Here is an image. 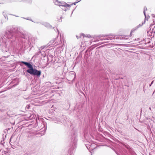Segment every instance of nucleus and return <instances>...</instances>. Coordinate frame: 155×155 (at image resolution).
<instances>
[{
    "label": "nucleus",
    "mask_w": 155,
    "mask_h": 155,
    "mask_svg": "<svg viewBox=\"0 0 155 155\" xmlns=\"http://www.w3.org/2000/svg\"><path fill=\"white\" fill-rule=\"evenodd\" d=\"M26 66L29 69L26 70V72L29 73L31 75H37L39 76L41 74V71H40L37 70L35 69H34L32 65L28 62L21 61L20 62Z\"/></svg>",
    "instance_id": "f257e3e1"
},
{
    "label": "nucleus",
    "mask_w": 155,
    "mask_h": 155,
    "mask_svg": "<svg viewBox=\"0 0 155 155\" xmlns=\"http://www.w3.org/2000/svg\"><path fill=\"white\" fill-rule=\"evenodd\" d=\"M14 35L13 33L11 31H6L4 36H2L0 38V44L1 43L2 44L3 43H5L6 47L9 48V46L8 45V42H6L7 39L8 38L9 39L12 38L14 37Z\"/></svg>",
    "instance_id": "f03ea898"
},
{
    "label": "nucleus",
    "mask_w": 155,
    "mask_h": 155,
    "mask_svg": "<svg viewBox=\"0 0 155 155\" xmlns=\"http://www.w3.org/2000/svg\"><path fill=\"white\" fill-rule=\"evenodd\" d=\"M60 38L59 39V41L58 40V41H56V39H54L53 40H52L50 42V44H49V45H53L54 46H56L57 45H60L62 43V41L61 39V34L60 33Z\"/></svg>",
    "instance_id": "7ed1b4c3"
},
{
    "label": "nucleus",
    "mask_w": 155,
    "mask_h": 155,
    "mask_svg": "<svg viewBox=\"0 0 155 155\" xmlns=\"http://www.w3.org/2000/svg\"><path fill=\"white\" fill-rule=\"evenodd\" d=\"M73 4H71V5H69V4H67V3H65V2H60L59 4V6L60 7H64V8H61V9H62L63 10L66 11L68 9V8H67L68 7H71V5H73Z\"/></svg>",
    "instance_id": "20e7f679"
},
{
    "label": "nucleus",
    "mask_w": 155,
    "mask_h": 155,
    "mask_svg": "<svg viewBox=\"0 0 155 155\" xmlns=\"http://www.w3.org/2000/svg\"><path fill=\"white\" fill-rule=\"evenodd\" d=\"M99 37L101 38L103 37L104 40L112 39L114 38L113 36L111 35H100L99 36Z\"/></svg>",
    "instance_id": "39448f33"
},
{
    "label": "nucleus",
    "mask_w": 155,
    "mask_h": 155,
    "mask_svg": "<svg viewBox=\"0 0 155 155\" xmlns=\"http://www.w3.org/2000/svg\"><path fill=\"white\" fill-rule=\"evenodd\" d=\"M43 25H44L45 26L48 28H50L51 27V25H50L49 23L46 22H44L43 24Z\"/></svg>",
    "instance_id": "423d86ee"
},
{
    "label": "nucleus",
    "mask_w": 155,
    "mask_h": 155,
    "mask_svg": "<svg viewBox=\"0 0 155 155\" xmlns=\"http://www.w3.org/2000/svg\"><path fill=\"white\" fill-rule=\"evenodd\" d=\"M147 8L146 7H144V10H143V13L144 15L145 16V19H146L147 18L146 15L145 13V11H147Z\"/></svg>",
    "instance_id": "0eeeda50"
},
{
    "label": "nucleus",
    "mask_w": 155,
    "mask_h": 155,
    "mask_svg": "<svg viewBox=\"0 0 155 155\" xmlns=\"http://www.w3.org/2000/svg\"><path fill=\"white\" fill-rule=\"evenodd\" d=\"M54 2L56 5H58L59 4V3L60 2H59L58 0H54Z\"/></svg>",
    "instance_id": "6e6552de"
},
{
    "label": "nucleus",
    "mask_w": 155,
    "mask_h": 155,
    "mask_svg": "<svg viewBox=\"0 0 155 155\" xmlns=\"http://www.w3.org/2000/svg\"><path fill=\"white\" fill-rule=\"evenodd\" d=\"M122 39H127L128 38V36H124L122 37Z\"/></svg>",
    "instance_id": "1a4fd4ad"
},
{
    "label": "nucleus",
    "mask_w": 155,
    "mask_h": 155,
    "mask_svg": "<svg viewBox=\"0 0 155 155\" xmlns=\"http://www.w3.org/2000/svg\"><path fill=\"white\" fill-rule=\"evenodd\" d=\"M46 46H41L40 48H39V49L40 50H42L43 49H44V48H45L46 47Z\"/></svg>",
    "instance_id": "9d476101"
},
{
    "label": "nucleus",
    "mask_w": 155,
    "mask_h": 155,
    "mask_svg": "<svg viewBox=\"0 0 155 155\" xmlns=\"http://www.w3.org/2000/svg\"><path fill=\"white\" fill-rule=\"evenodd\" d=\"M101 38H97L96 39V41H101L100 40V39Z\"/></svg>",
    "instance_id": "9b49d317"
},
{
    "label": "nucleus",
    "mask_w": 155,
    "mask_h": 155,
    "mask_svg": "<svg viewBox=\"0 0 155 155\" xmlns=\"http://www.w3.org/2000/svg\"><path fill=\"white\" fill-rule=\"evenodd\" d=\"M143 23H142L141 24H139V25L138 26H137L138 28L140 26H142L143 25Z\"/></svg>",
    "instance_id": "f8f14e48"
},
{
    "label": "nucleus",
    "mask_w": 155,
    "mask_h": 155,
    "mask_svg": "<svg viewBox=\"0 0 155 155\" xmlns=\"http://www.w3.org/2000/svg\"><path fill=\"white\" fill-rule=\"evenodd\" d=\"M153 81H152L151 83L150 84V85H149V87H150L151 85H152L153 84Z\"/></svg>",
    "instance_id": "ddd939ff"
},
{
    "label": "nucleus",
    "mask_w": 155,
    "mask_h": 155,
    "mask_svg": "<svg viewBox=\"0 0 155 155\" xmlns=\"http://www.w3.org/2000/svg\"><path fill=\"white\" fill-rule=\"evenodd\" d=\"M134 30H131V32H130V37H131V33H132V32H134Z\"/></svg>",
    "instance_id": "4468645a"
},
{
    "label": "nucleus",
    "mask_w": 155,
    "mask_h": 155,
    "mask_svg": "<svg viewBox=\"0 0 155 155\" xmlns=\"http://www.w3.org/2000/svg\"><path fill=\"white\" fill-rule=\"evenodd\" d=\"M78 1L76 2H75L73 4H74V5H75V4L78 3V2H80V1H81V0H77Z\"/></svg>",
    "instance_id": "2eb2a0df"
},
{
    "label": "nucleus",
    "mask_w": 155,
    "mask_h": 155,
    "mask_svg": "<svg viewBox=\"0 0 155 155\" xmlns=\"http://www.w3.org/2000/svg\"><path fill=\"white\" fill-rule=\"evenodd\" d=\"M104 40V39H103V38H101L100 39V40L101 41H103Z\"/></svg>",
    "instance_id": "dca6fc26"
},
{
    "label": "nucleus",
    "mask_w": 155,
    "mask_h": 155,
    "mask_svg": "<svg viewBox=\"0 0 155 155\" xmlns=\"http://www.w3.org/2000/svg\"><path fill=\"white\" fill-rule=\"evenodd\" d=\"M4 16L5 18H7V19H8V17L7 16H5V15H4Z\"/></svg>",
    "instance_id": "f3484780"
},
{
    "label": "nucleus",
    "mask_w": 155,
    "mask_h": 155,
    "mask_svg": "<svg viewBox=\"0 0 155 155\" xmlns=\"http://www.w3.org/2000/svg\"><path fill=\"white\" fill-rule=\"evenodd\" d=\"M57 31H58V34H59V30L58 29H57Z\"/></svg>",
    "instance_id": "a211bd4d"
},
{
    "label": "nucleus",
    "mask_w": 155,
    "mask_h": 155,
    "mask_svg": "<svg viewBox=\"0 0 155 155\" xmlns=\"http://www.w3.org/2000/svg\"><path fill=\"white\" fill-rule=\"evenodd\" d=\"M27 20H30V19H28V18H25Z\"/></svg>",
    "instance_id": "6ab92c4d"
},
{
    "label": "nucleus",
    "mask_w": 155,
    "mask_h": 155,
    "mask_svg": "<svg viewBox=\"0 0 155 155\" xmlns=\"http://www.w3.org/2000/svg\"><path fill=\"white\" fill-rule=\"evenodd\" d=\"M81 35H82L83 36V37H84V35L83 34H81Z\"/></svg>",
    "instance_id": "aec40b11"
},
{
    "label": "nucleus",
    "mask_w": 155,
    "mask_h": 155,
    "mask_svg": "<svg viewBox=\"0 0 155 155\" xmlns=\"http://www.w3.org/2000/svg\"><path fill=\"white\" fill-rule=\"evenodd\" d=\"M29 106L28 105V109H29Z\"/></svg>",
    "instance_id": "412c9836"
},
{
    "label": "nucleus",
    "mask_w": 155,
    "mask_h": 155,
    "mask_svg": "<svg viewBox=\"0 0 155 155\" xmlns=\"http://www.w3.org/2000/svg\"><path fill=\"white\" fill-rule=\"evenodd\" d=\"M145 89H144V88H143V91H144V92H145Z\"/></svg>",
    "instance_id": "4be33fe9"
},
{
    "label": "nucleus",
    "mask_w": 155,
    "mask_h": 155,
    "mask_svg": "<svg viewBox=\"0 0 155 155\" xmlns=\"http://www.w3.org/2000/svg\"><path fill=\"white\" fill-rule=\"evenodd\" d=\"M2 142H3V141H2L1 142V143H2V144H3V143H2Z\"/></svg>",
    "instance_id": "5701e85b"
},
{
    "label": "nucleus",
    "mask_w": 155,
    "mask_h": 155,
    "mask_svg": "<svg viewBox=\"0 0 155 155\" xmlns=\"http://www.w3.org/2000/svg\"><path fill=\"white\" fill-rule=\"evenodd\" d=\"M39 53H41V51H40L39 52Z\"/></svg>",
    "instance_id": "b1692460"
},
{
    "label": "nucleus",
    "mask_w": 155,
    "mask_h": 155,
    "mask_svg": "<svg viewBox=\"0 0 155 155\" xmlns=\"http://www.w3.org/2000/svg\"><path fill=\"white\" fill-rule=\"evenodd\" d=\"M149 16H148V17H147V19H148V18H149Z\"/></svg>",
    "instance_id": "393cba45"
},
{
    "label": "nucleus",
    "mask_w": 155,
    "mask_h": 155,
    "mask_svg": "<svg viewBox=\"0 0 155 155\" xmlns=\"http://www.w3.org/2000/svg\"><path fill=\"white\" fill-rule=\"evenodd\" d=\"M11 41V42H12V40H11V41Z\"/></svg>",
    "instance_id": "a878e982"
},
{
    "label": "nucleus",
    "mask_w": 155,
    "mask_h": 155,
    "mask_svg": "<svg viewBox=\"0 0 155 155\" xmlns=\"http://www.w3.org/2000/svg\"><path fill=\"white\" fill-rule=\"evenodd\" d=\"M24 38H25V36L24 37H23Z\"/></svg>",
    "instance_id": "bb28decb"
},
{
    "label": "nucleus",
    "mask_w": 155,
    "mask_h": 155,
    "mask_svg": "<svg viewBox=\"0 0 155 155\" xmlns=\"http://www.w3.org/2000/svg\"><path fill=\"white\" fill-rule=\"evenodd\" d=\"M149 108H150V110H151V108H150V107Z\"/></svg>",
    "instance_id": "cd10ccee"
},
{
    "label": "nucleus",
    "mask_w": 155,
    "mask_h": 155,
    "mask_svg": "<svg viewBox=\"0 0 155 155\" xmlns=\"http://www.w3.org/2000/svg\"><path fill=\"white\" fill-rule=\"evenodd\" d=\"M11 46V45H10V46Z\"/></svg>",
    "instance_id": "c85d7f7f"
}]
</instances>
